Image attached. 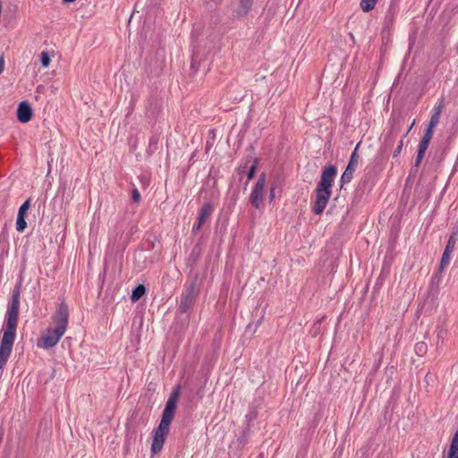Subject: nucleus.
<instances>
[{"label":"nucleus","instance_id":"obj_1","mask_svg":"<svg viewBox=\"0 0 458 458\" xmlns=\"http://www.w3.org/2000/svg\"><path fill=\"white\" fill-rule=\"evenodd\" d=\"M70 317L68 305L61 301L52 316L55 324L53 328L48 327L44 335L38 341L39 348L49 349L55 346L66 332Z\"/></svg>","mask_w":458,"mask_h":458},{"label":"nucleus","instance_id":"obj_2","mask_svg":"<svg viewBox=\"0 0 458 458\" xmlns=\"http://www.w3.org/2000/svg\"><path fill=\"white\" fill-rule=\"evenodd\" d=\"M174 413L163 411L162 419L158 428L155 430L151 451L154 454H157L163 447L165 438L169 432L170 424L174 419Z\"/></svg>","mask_w":458,"mask_h":458},{"label":"nucleus","instance_id":"obj_3","mask_svg":"<svg viewBox=\"0 0 458 458\" xmlns=\"http://www.w3.org/2000/svg\"><path fill=\"white\" fill-rule=\"evenodd\" d=\"M332 190L321 180L318 182L315 190V201L312 206V212L320 215L326 208L331 197Z\"/></svg>","mask_w":458,"mask_h":458},{"label":"nucleus","instance_id":"obj_4","mask_svg":"<svg viewBox=\"0 0 458 458\" xmlns=\"http://www.w3.org/2000/svg\"><path fill=\"white\" fill-rule=\"evenodd\" d=\"M199 295L197 288V279L185 285V289L181 294L179 310L182 313L188 312L192 309L195 304L196 299Z\"/></svg>","mask_w":458,"mask_h":458},{"label":"nucleus","instance_id":"obj_5","mask_svg":"<svg viewBox=\"0 0 458 458\" xmlns=\"http://www.w3.org/2000/svg\"><path fill=\"white\" fill-rule=\"evenodd\" d=\"M360 145V142H359L356 145L354 150L352 151V153L350 157L348 165L341 176V180H340L341 187H343L344 184L350 182L353 177V174H354L356 167L358 165V163H359L358 148Z\"/></svg>","mask_w":458,"mask_h":458},{"label":"nucleus","instance_id":"obj_6","mask_svg":"<svg viewBox=\"0 0 458 458\" xmlns=\"http://www.w3.org/2000/svg\"><path fill=\"white\" fill-rule=\"evenodd\" d=\"M266 184V174L262 173L255 183V186L250 196V204L257 209L260 208V205L264 198V189Z\"/></svg>","mask_w":458,"mask_h":458},{"label":"nucleus","instance_id":"obj_7","mask_svg":"<svg viewBox=\"0 0 458 458\" xmlns=\"http://www.w3.org/2000/svg\"><path fill=\"white\" fill-rule=\"evenodd\" d=\"M253 0H238L233 5V17L235 19L244 18L251 10Z\"/></svg>","mask_w":458,"mask_h":458},{"label":"nucleus","instance_id":"obj_8","mask_svg":"<svg viewBox=\"0 0 458 458\" xmlns=\"http://www.w3.org/2000/svg\"><path fill=\"white\" fill-rule=\"evenodd\" d=\"M32 118V109L27 101H22L17 108V119L22 123L30 122Z\"/></svg>","mask_w":458,"mask_h":458},{"label":"nucleus","instance_id":"obj_9","mask_svg":"<svg viewBox=\"0 0 458 458\" xmlns=\"http://www.w3.org/2000/svg\"><path fill=\"white\" fill-rule=\"evenodd\" d=\"M337 174V168L335 165H330L325 166L321 173L320 180L324 182L330 189Z\"/></svg>","mask_w":458,"mask_h":458},{"label":"nucleus","instance_id":"obj_10","mask_svg":"<svg viewBox=\"0 0 458 458\" xmlns=\"http://www.w3.org/2000/svg\"><path fill=\"white\" fill-rule=\"evenodd\" d=\"M214 211L213 204L210 202H206L200 208L199 212L198 221L200 223H205V221L209 217V216Z\"/></svg>","mask_w":458,"mask_h":458},{"label":"nucleus","instance_id":"obj_11","mask_svg":"<svg viewBox=\"0 0 458 458\" xmlns=\"http://www.w3.org/2000/svg\"><path fill=\"white\" fill-rule=\"evenodd\" d=\"M428 146H429V144L420 141L417 156H416L415 162H414V167H418L421 164L422 159L426 154V151H427Z\"/></svg>","mask_w":458,"mask_h":458},{"label":"nucleus","instance_id":"obj_12","mask_svg":"<svg viewBox=\"0 0 458 458\" xmlns=\"http://www.w3.org/2000/svg\"><path fill=\"white\" fill-rule=\"evenodd\" d=\"M428 146H429V144L420 141L417 156H416L415 162H414V167H418L421 164L422 159L426 154V151H427Z\"/></svg>","mask_w":458,"mask_h":458},{"label":"nucleus","instance_id":"obj_13","mask_svg":"<svg viewBox=\"0 0 458 458\" xmlns=\"http://www.w3.org/2000/svg\"><path fill=\"white\" fill-rule=\"evenodd\" d=\"M428 146H429V144L420 141L417 156H416L415 162H414V167H418L421 164L422 159L426 154V151H427Z\"/></svg>","mask_w":458,"mask_h":458},{"label":"nucleus","instance_id":"obj_14","mask_svg":"<svg viewBox=\"0 0 458 458\" xmlns=\"http://www.w3.org/2000/svg\"><path fill=\"white\" fill-rule=\"evenodd\" d=\"M447 458H458V431L453 437Z\"/></svg>","mask_w":458,"mask_h":458},{"label":"nucleus","instance_id":"obj_15","mask_svg":"<svg viewBox=\"0 0 458 458\" xmlns=\"http://www.w3.org/2000/svg\"><path fill=\"white\" fill-rule=\"evenodd\" d=\"M146 293V287L143 284L137 285L131 293V300L133 302L138 301Z\"/></svg>","mask_w":458,"mask_h":458},{"label":"nucleus","instance_id":"obj_16","mask_svg":"<svg viewBox=\"0 0 458 458\" xmlns=\"http://www.w3.org/2000/svg\"><path fill=\"white\" fill-rule=\"evenodd\" d=\"M377 0H360V6L364 13L372 11L377 4Z\"/></svg>","mask_w":458,"mask_h":458},{"label":"nucleus","instance_id":"obj_17","mask_svg":"<svg viewBox=\"0 0 458 458\" xmlns=\"http://www.w3.org/2000/svg\"><path fill=\"white\" fill-rule=\"evenodd\" d=\"M456 242H457V233L454 232L448 238L445 250L452 253L454 250Z\"/></svg>","mask_w":458,"mask_h":458},{"label":"nucleus","instance_id":"obj_18","mask_svg":"<svg viewBox=\"0 0 458 458\" xmlns=\"http://www.w3.org/2000/svg\"><path fill=\"white\" fill-rule=\"evenodd\" d=\"M436 127L428 124L420 141L429 144Z\"/></svg>","mask_w":458,"mask_h":458},{"label":"nucleus","instance_id":"obj_19","mask_svg":"<svg viewBox=\"0 0 458 458\" xmlns=\"http://www.w3.org/2000/svg\"><path fill=\"white\" fill-rule=\"evenodd\" d=\"M451 254V252L444 250L440 262L439 272H442L449 265Z\"/></svg>","mask_w":458,"mask_h":458},{"label":"nucleus","instance_id":"obj_20","mask_svg":"<svg viewBox=\"0 0 458 458\" xmlns=\"http://www.w3.org/2000/svg\"><path fill=\"white\" fill-rule=\"evenodd\" d=\"M428 350V346L424 342H419L414 346V351L417 355L423 356Z\"/></svg>","mask_w":458,"mask_h":458},{"label":"nucleus","instance_id":"obj_21","mask_svg":"<svg viewBox=\"0 0 458 458\" xmlns=\"http://www.w3.org/2000/svg\"><path fill=\"white\" fill-rule=\"evenodd\" d=\"M27 226V223L25 221V216L18 215L16 220V229L18 232H23Z\"/></svg>","mask_w":458,"mask_h":458},{"label":"nucleus","instance_id":"obj_22","mask_svg":"<svg viewBox=\"0 0 458 458\" xmlns=\"http://www.w3.org/2000/svg\"><path fill=\"white\" fill-rule=\"evenodd\" d=\"M258 164H259V161L257 158H255L253 160V164L251 165V166L250 167L248 173H247V179L248 181H250L251 179H253L254 175H255V173H256V170H257V167H258Z\"/></svg>","mask_w":458,"mask_h":458},{"label":"nucleus","instance_id":"obj_23","mask_svg":"<svg viewBox=\"0 0 458 458\" xmlns=\"http://www.w3.org/2000/svg\"><path fill=\"white\" fill-rule=\"evenodd\" d=\"M40 63L41 65L45 68L48 67L50 64V56L47 52H42L40 55Z\"/></svg>","mask_w":458,"mask_h":458},{"label":"nucleus","instance_id":"obj_24","mask_svg":"<svg viewBox=\"0 0 458 458\" xmlns=\"http://www.w3.org/2000/svg\"><path fill=\"white\" fill-rule=\"evenodd\" d=\"M176 403H174V401H168L165 403V409L163 411L174 413L176 409Z\"/></svg>","mask_w":458,"mask_h":458},{"label":"nucleus","instance_id":"obj_25","mask_svg":"<svg viewBox=\"0 0 458 458\" xmlns=\"http://www.w3.org/2000/svg\"><path fill=\"white\" fill-rule=\"evenodd\" d=\"M393 20H394V13L389 10L385 16L384 30L386 28H387L393 22Z\"/></svg>","mask_w":458,"mask_h":458},{"label":"nucleus","instance_id":"obj_26","mask_svg":"<svg viewBox=\"0 0 458 458\" xmlns=\"http://www.w3.org/2000/svg\"><path fill=\"white\" fill-rule=\"evenodd\" d=\"M30 199H29L25 200L24 203L20 207L18 215L25 216V213L30 208Z\"/></svg>","mask_w":458,"mask_h":458},{"label":"nucleus","instance_id":"obj_27","mask_svg":"<svg viewBox=\"0 0 458 458\" xmlns=\"http://www.w3.org/2000/svg\"><path fill=\"white\" fill-rule=\"evenodd\" d=\"M179 394H180V386H177L176 388H174L170 395V397L168 398V401H174V403H177V400H178V397H179Z\"/></svg>","mask_w":458,"mask_h":458},{"label":"nucleus","instance_id":"obj_28","mask_svg":"<svg viewBox=\"0 0 458 458\" xmlns=\"http://www.w3.org/2000/svg\"><path fill=\"white\" fill-rule=\"evenodd\" d=\"M444 109V102L441 100L437 106H434L433 114H438L441 116V113Z\"/></svg>","mask_w":458,"mask_h":458},{"label":"nucleus","instance_id":"obj_29","mask_svg":"<svg viewBox=\"0 0 458 458\" xmlns=\"http://www.w3.org/2000/svg\"><path fill=\"white\" fill-rule=\"evenodd\" d=\"M439 120H440V115L432 114L428 124L436 127L438 124Z\"/></svg>","mask_w":458,"mask_h":458},{"label":"nucleus","instance_id":"obj_30","mask_svg":"<svg viewBox=\"0 0 458 458\" xmlns=\"http://www.w3.org/2000/svg\"><path fill=\"white\" fill-rule=\"evenodd\" d=\"M131 199L134 202L138 203L140 200V194L138 191V189L134 188L131 191Z\"/></svg>","mask_w":458,"mask_h":458},{"label":"nucleus","instance_id":"obj_31","mask_svg":"<svg viewBox=\"0 0 458 458\" xmlns=\"http://www.w3.org/2000/svg\"><path fill=\"white\" fill-rule=\"evenodd\" d=\"M403 139H402V140L399 141V143H398V145H397L396 148L394 149V153H393V157H398V156H399V154L401 153V151H402V149H403Z\"/></svg>","mask_w":458,"mask_h":458},{"label":"nucleus","instance_id":"obj_32","mask_svg":"<svg viewBox=\"0 0 458 458\" xmlns=\"http://www.w3.org/2000/svg\"><path fill=\"white\" fill-rule=\"evenodd\" d=\"M246 436H247V430L242 429V435L238 438V440L240 441L241 444H243L245 442Z\"/></svg>","mask_w":458,"mask_h":458},{"label":"nucleus","instance_id":"obj_33","mask_svg":"<svg viewBox=\"0 0 458 458\" xmlns=\"http://www.w3.org/2000/svg\"><path fill=\"white\" fill-rule=\"evenodd\" d=\"M202 225L203 223L198 221L196 224L193 225L192 232L196 233L197 231H199L201 228Z\"/></svg>","mask_w":458,"mask_h":458},{"label":"nucleus","instance_id":"obj_34","mask_svg":"<svg viewBox=\"0 0 458 458\" xmlns=\"http://www.w3.org/2000/svg\"><path fill=\"white\" fill-rule=\"evenodd\" d=\"M4 55H0V73H2V72L4 71Z\"/></svg>","mask_w":458,"mask_h":458},{"label":"nucleus","instance_id":"obj_35","mask_svg":"<svg viewBox=\"0 0 458 458\" xmlns=\"http://www.w3.org/2000/svg\"><path fill=\"white\" fill-rule=\"evenodd\" d=\"M270 200H272L275 198V189L271 188L270 194H269Z\"/></svg>","mask_w":458,"mask_h":458},{"label":"nucleus","instance_id":"obj_36","mask_svg":"<svg viewBox=\"0 0 458 458\" xmlns=\"http://www.w3.org/2000/svg\"><path fill=\"white\" fill-rule=\"evenodd\" d=\"M245 169H246V166H241V167L239 168V172H240V173H244V172H245Z\"/></svg>","mask_w":458,"mask_h":458},{"label":"nucleus","instance_id":"obj_37","mask_svg":"<svg viewBox=\"0 0 458 458\" xmlns=\"http://www.w3.org/2000/svg\"><path fill=\"white\" fill-rule=\"evenodd\" d=\"M415 122L413 121V123H411V125L409 127V130H408V132L411 130L412 126L414 125Z\"/></svg>","mask_w":458,"mask_h":458}]
</instances>
